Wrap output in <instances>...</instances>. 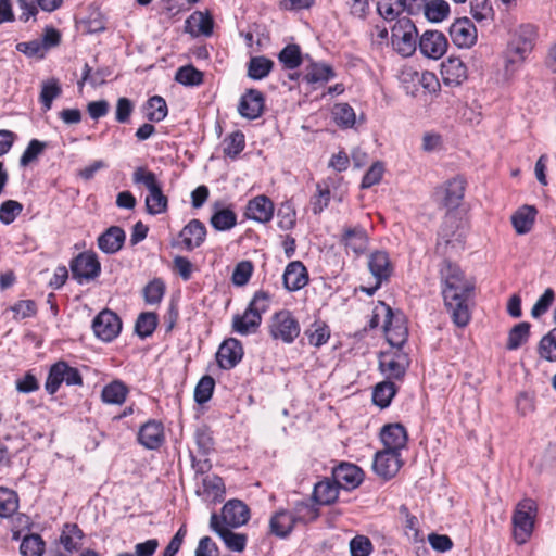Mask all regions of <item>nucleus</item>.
Segmentation results:
<instances>
[{
	"instance_id": "f257e3e1",
	"label": "nucleus",
	"mask_w": 556,
	"mask_h": 556,
	"mask_svg": "<svg viewBox=\"0 0 556 556\" xmlns=\"http://www.w3.org/2000/svg\"><path fill=\"white\" fill-rule=\"evenodd\" d=\"M440 279L444 304L451 314L452 320L458 327H465L470 320L468 306L475 285L467 279L460 268L444 260L440 267Z\"/></svg>"
},
{
	"instance_id": "f03ea898",
	"label": "nucleus",
	"mask_w": 556,
	"mask_h": 556,
	"mask_svg": "<svg viewBox=\"0 0 556 556\" xmlns=\"http://www.w3.org/2000/svg\"><path fill=\"white\" fill-rule=\"evenodd\" d=\"M270 302L271 296L268 292L263 290L255 292L244 313L233 316V331L241 336L255 333L262 323V315L268 311Z\"/></svg>"
},
{
	"instance_id": "7ed1b4c3",
	"label": "nucleus",
	"mask_w": 556,
	"mask_h": 556,
	"mask_svg": "<svg viewBox=\"0 0 556 556\" xmlns=\"http://www.w3.org/2000/svg\"><path fill=\"white\" fill-rule=\"evenodd\" d=\"M536 38L534 26L521 25L510 39L505 54V68L515 72L532 52Z\"/></svg>"
},
{
	"instance_id": "20e7f679",
	"label": "nucleus",
	"mask_w": 556,
	"mask_h": 556,
	"mask_svg": "<svg viewBox=\"0 0 556 556\" xmlns=\"http://www.w3.org/2000/svg\"><path fill=\"white\" fill-rule=\"evenodd\" d=\"M132 181L135 185H143L148 190V195L144 200L148 214L159 215L167 211L168 199L163 193L161 182L153 172L148 170L146 167H137L132 173Z\"/></svg>"
},
{
	"instance_id": "39448f33",
	"label": "nucleus",
	"mask_w": 556,
	"mask_h": 556,
	"mask_svg": "<svg viewBox=\"0 0 556 556\" xmlns=\"http://www.w3.org/2000/svg\"><path fill=\"white\" fill-rule=\"evenodd\" d=\"M417 28L410 18L399 17L391 29L393 49L404 58L413 55L417 48Z\"/></svg>"
},
{
	"instance_id": "423d86ee",
	"label": "nucleus",
	"mask_w": 556,
	"mask_h": 556,
	"mask_svg": "<svg viewBox=\"0 0 556 556\" xmlns=\"http://www.w3.org/2000/svg\"><path fill=\"white\" fill-rule=\"evenodd\" d=\"M269 334L274 340L291 344L300 334V324L290 311L275 313L268 325Z\"/></svg>"
},
{
	"instance_id": "0eeeda50",
	"label": "nucleus",
	"mask_w": 556,
	"mask_h": 556,
	"mask_svg": "<svg viewBox=\"0 0 556 556\" xmlns=\"http://www.w3.org/2000/svg\"><path fill=\"white\" fill-rule=\"evenodd\" d=\"M536 514V504L531 498L520 501L513 516L514 536L517 543L523 544L531 535L534 518Z\"/></svg>"
},
{
	"instance_id": "6e6552de",
	"label": "nucleus",
	"mask_w": 556,
	"mask_h": 556,
	"mask_svg": "<svg viewBox=\"0 0 556 556\" xmlns=\"http://www.w3.org/2000/svg\"><path fill=\"white\" fill-rule=\"evenodd\" d=\"M63 382L67 386H83V377L77 368L70 366L64 361H59L51 366L45 389L50 395H53Z\"/></svg>"
},
{
	"instance_id": "1a4fd4ad",
	"label": "nucleus",
	"mask_w": 556,
	"mask_h": 556,
	"mask_svg": "<svg viewBox=\"0 0 556 556\" xmlns=\"http://www.w3.org/2000/svg\"><path fill=\"white\" fill-rule=\"evenodd\" d=\"M70 268L73 278L80 285L94 280L101 273L100 261L93 251L79 253L71 261Z\"/></svg>"
},
{
	"instance_id": "9d476101",
	"label": "nucleus",
	"mask_w": 556,
	"mask_h": 556,
	"mask_svg": "<svg viewBox=\"0 0 556 556\" xmlns=\"http://www.w3.org/2000/svg\"><path fill=\"white\" fill-rule=\"evenodd\" d=\"M418 47L424 56L439 60L446 53L448 41L439 30H426L419 38Z\"/></svg>"
},
{
	"instance_id": "9b49d317",
	"label": "nucleus",
	"mask_w": 556,
	"mask_h": 556,
	"mask_svg": "<svg viewBox=\"0 0 556 556\" xmlns=\"http://www.w3.org/2000/svg\"><path fill=\"white\" fill-rule=\"evenodd\" d=\"M94 334L103 341H112L122 329V321L117 314L104 309L100 312L92 323Z\"/></svg>"
},
{
	"instance_id": "f8f14e48",
	"label": "nucleus",
	"mask_w": 556,
	"mask_h": 556,
	"mask_svg": "<svg viewBox=\"0 0 556 556\" xmlns=\"http://www.w3.org/2000/svg\"><path fill=\"white\" fill-rule=\"evenodd\" d=\"M401 467V453L384 448L375 454L372 469L384 480L393 478Z\"/></svg>"
},
{
	"instance_id": "ddd939ff",
	"label": "nucleus",
	"mask_w": 556,
	"mask_h": 556,
	"mask_svg": "<svg viewBox=\"0 0 556 556\" xmlns=\"http://www.w3.org/2000/svg\"><path fill=\"white\" fill-rule=\"evenodd\" d=\"M386 311L384 333L388 342L395 348H402L408 337V329L402 316H395L389 306Z\"/></svg>"
},
{
	"instance_id": "4468645a",
	"label": "nucleus",
	"mask_w": 556,
	"mask_h": 556,
	"mask_svg": "<svg viewBox=\"0 0 556 556\" xmlns=\"http://www.w3.org/2000/svg\"><path fill=\"white\" fill-rule=\"evenodd\" d=\"M368 268L376 279V285L372 288L363 289L367 294L372 295L381 283L389 279L392 273V265L389 255L383 251L374 252L368 260Z\"/></svg>"
},
{
	"instance_id": "2eb2a0df",
	"label": "nucleus",
	"mask_w": 556,
	"mask_h": 556,
	"mask_svg": "<svg viewBox=\"0 0 556 556\" xmlns=\"http://www.w3.org/2000/svg\"><path fill=\"white\" fill-rule=\"evenodd\" d=\"M339 242L344 247L346 252H352L356 256L366 252L368 247V236L364 227L346 226L342 230Z\"/></svg>"
},
{
	"instance_id": "dca6fc26",
	"label": "nucleus",
	"mask_w": 556,
	"mask_h": 556,
	"mask_svg": "<svg viewBox=\"0 0 556 556\" xmlns=\"http://www.w3.org/2000/svg\"><path fill=\"white\" fill-rule=\"evenodd\" d=\"M450 36L458 48H470L477 41V29L471 20L462 17L450 26Z\"/></svg>"
},
{
	"instance_id": "f3484780",
	"label": "nucleus",
	"mask_w": 556,
	"mask_h": 556,
	"mask_svg": "<svg viewBox=\"0 0 556 556\" xmlns=\"http://www.w3.org/2000/svg\"><path fill=\"white\" fill-rule=\"evenodd\" d=\"M210 527L219 535L228 549L238 553L244 551L248 540L247 535L243 533H236L225 527L216 514L211 515Z\"/></svg>"
},
{
	"instance_id": "a211bd4d",
	"label": "nucleus",
	"mask_w": 556,
	"mask_h": 556,
	"mask_svg": "<svg viewBox=\"0 0 556 556\" xmlns=\"http://www.w3.org/2000/svg\"><path fill=\"white\" fill-rule=\"evenodd\" d=\"M264 106L263 93L256 89H249L240 98L238 112L244 118L256 119L262 115Z\"/></svg>"
},
{
	"instance_id": "6ab92c4d",
	"label": "nucleus",
	"mask_w": 556,
	"mask_h": 556,
	"mask_svg": "<svg viewBox=\"0 0 556 556\" xmlns=\"http://www.w3.org/2000/svg\"><path fill=\"white\" fill-rule=\"evenodd\" d=\"M380 440L384 448L401 453L407 445L408 434L402 424H389L381 428Z\"/></svg>"
},
{
	"instance_id": "aec40b11",
	"label": "nucleus",
	"mask_w": 556,
	"mask_h": 556,
	"mask_svg": "<svg viewBox=\"0 0 556 556\" xmlns=\"http://www.w3.org/2000/svg\"><path fill=\"white\" fill-rule=\"evenodd\" d=\"M250 519L249 507L240 500H230L222 508V523L232 528L245 525Z\"/></svg>"
},
{
	"instance_id": "412c9836",
	"label": "nucleus",
	"mask_w": 556,
	"mask_h": 556,
	"mask_svg": "<svg viewBox=\"0 0 556 556\" xmlns=\"http://www.w3.org/2000/svg\"><path fill=\"white\" fill-rule=\"evenodd\" d=\"M407 356L401 352L394 354H382L379 361V369L390 379H402L406 372Z\"/></svg>"
},
{
	"instance_id": "4be33fe9",
	"label": "nucleus",
	"mask_w": 556,
	"mask_h": 556,
	"mask_svg": "<svg viewBox=\"0 0 556 556\" xmlns=\"http://www.w3.org/2000/svg\"><path fill=\"white\" fill-rule=\"evenodd\" d=\"M242 355L241 343L237 339L230 338L220 344L216 359L220 368L231 369L241 361Z\"/></svg>"
},
{
	"instance_id": "5701e85b",
	"label": "nucleus",
	"mask_w": 556,
	"mask_h": 556,
	"mask_svg": "<svg viewBox=\"0 0 556 556\" xmlns=\"http://www.w3.org/2000/svg\"><path fill=\"white\" fill-rule=\"evenodd\" d=\"M126 233L119 226H111L97 239L98 248L105 254H115L122 250Z\"/></svg>"
},
{
	"instance_id": "b1692460",
	"label": "nucleus",
	"mask_w": 556,
	"mask_h": 556,
	"mask_svg": "<svg viewBox=\"0 0 556 556\" xmlns=\"http://www.w3.org/2000/svg\"><path fill=\"white\" fill-rule=\"evenodd\" d=\"M333 479L340 488L355 489L363 481V471L354 464L342 463L333 469Z\"/></svg>"
},
{
	"instance_id": "393cba45",
	"label": "nucleus",
	"mask_w": 556,
	"mask_h": 556,
	"mask_svg": "<svg viewBox=\"0 0 556 556\" xmlns=\"http://www.w3.org/2000/svg\"><path fill=\"white\" fill-rule=\"evenodd\" d=\"M283 286L288 291H298L308 283V273L300 261L289 263L283 273Z\"/></svg>"
},
{
	"instance_id": "a878e982",
	"label": "nucleus",
	"mask_w": 556,
	"mask_h": 556,
	"mask_svg": "<svg viewBox=\"0 0 556 556\" xmlns=\"http://www.w3.org/2000/svg\"><path fill=\"white\" fill-rule=\"evenodd\" d=\"M179 237L181 238L184 248L187 251H192L205 240L206 228L204 224L199 219H191L180 231Z\"/></svg>"
},
{
	"instance_id": "bb28decb",
	"label": "nucleus",
	"mask_w": 556,
	"mask_h": 556,
	"mask_svg": "<svg viewBox=\"0 0 556 556\" xmlns=\"http://www.w3.org/2000/svg\"><path fill=\"white\" fill-rule=\"evenodd\" d=\"M274 204L266 195H257L247 205L248 218L258 223H267L273 218Z\"/></svg>"
},
{
	"instance_id": "cd10ccee",
	"label": "nucleus",
	"mask_w": 556,
	"mask_h": 556,
	"mask_svg": "<svg viewBox=\"0 0 556 556\" xmlns=\"http://www.w3.org/2000/svg\"><path fill=\"white\" fill-rule=\"evenodd\" d=\"M466 181L462 177H454L443 187L442 203L448 210L457 208L464 198Z\"/></svg>"
},
{
	"instance_id": "c85d7f7f",
	"label": "nucleus",
	"mask_w": 556,
	"mask_h": 556,
	"mask_svg": "<svg viewBox=\"0 0 556 556\" xmlns=\"http://www.w3.org/2000/svg\"><path fill=\"white\" fill-rule=\"evenodd\" d=\"M138 440L140 444L150 450L160 447L164 441V431L161 422L150 420L139 430Z\"/></svg>"
},
{
	"instance_id": "c756f323",
	"label": "nucleus",
	"mask_w": 556,
	"mask_h": 556,
	"mask_svg": "<svg viewBox=\"0 0 556 556\" xmlns=\"http://www.w3.org/2000/svg\"><path fill=\"white\" fill-rule=\"evenodd\" d=\"M441 74L447 85L458 86L467 78V67L458 58H448L442 63Z\"/></svg>"
},
{
	"instance_id": "7c9ffc66",
	"label": "nucleus",
	"mask_w": 556,
	"mask_h": 556,
	"mask_svg": "<svg viewBox=\"0 0 556 556\" xmlns=\"http://www.w3.org/2000/svg\"><path fill=\"white\" fill-rule=\"evenodd\" d=\"M295 525L293 513L286 509L276 511L269 519L270 533L281 539L287 538Z\"/></svg>"
},
{
	"instance_id": "2f4dec72",
	"label": "nucleus",
	"mask_w": 556,
	"mask_h": 556,
	"mask_svg": "<svg viewBox=\"0 0 556 556\" xmlns=\"http://www.w3.org/2000/svg\"><path fill=\"white\" fill-rule=\"evenodd\" d=\"M538 210L533 205H522L511 216V224L518 235L528 233L534 224Z\"/></svg>"
},
{
	"instance_id": "473e14b6",
	"label": "nucleus",
	"mask_w": 556,
	"mask_h": 556,
	"mask_svg": "<svg viewBox=\"0 0 556 556\" xmlns=\"http://www.w3.org/2000/svg\"><path fill=\"white\" fill-rule=\"evenodd\" d=\"M129 393L128 387L121 380H113L103 387L101 400L105 404L122 405Z\"/></svg>"
},
{
	"instance_id": "72a5a7b5",
	"label": "nucleus",
	"mask_w": 556,
	"mask_h": 556,
	"mask_svg": "<svg viewBox=\"0 0 556 556\" xmlns=\"http://www.w3.org/2000/svg\"><path fill=\"white\" fill-rule=\"evenodd\" d=\"M340 485L334 481L324 480L315 484L313 500L320 505L332 504L339 495Z\"/></svg>"
},
{
	"instance_id": "f704fd0d",
	"label": "nucleus",
	"mask_w": 556,
	"mask_h": 556,
	"mask_svg": "<svg viewBox=\"0 0 556 556\" xmlns=\"http://www.w3.org/2000/svg\"><path fill=\"white\" fill-rule=\"evenodd\" d=\"M397 388L394 382L386 380L375 386L372 391V402L380 408H387L395 396Z\"/></svg>"
},
{
	"instance_id": "c9c22d12",
	"label": "nucleus",
	"mask_w": 556,
	"mask_h": 556,
	"mask_svg": "<svg viewBox=\"0 0 556 556\" xmlns=\"http://www.w3.org/2000/svg\"><path fill=\"white\" fill-rule=\"evenodd\" d=\"M61 93L62 87L58 78L52 77L42 81L39 100L42 103L45 112L52 108L53 100L59 98Z\"/></svg>"
},
{
	"instance_id": "e433bc0d",
	"label": "nucleus",
	"mask_w": 556,
	"mask_h": 556,
	"mask_svg": "<svg viewBox=\"0 0 556 556\" xmlns=\"http://www.w3.org/2000/svg\"><path fill=\"white\" fill-rule=\"evenodd\" d=\"M274 62L266 56H253L248 63V76L254 80H261L268 76Z\"/></svg>"
},
{
	"instance_id": "4c0bfd02",
	"label": "nucleus",
	"mask_w": 556,
	"mask_h": 556,
	"mask_svg": "<svg viewBox=\"0 0 556 556\" xmlns=\"http://www.w3.org/2000/svg\"><path fill=\"white\" fill-rule=\"evenodd\" d=\"M81 539L83 531L77 527V525L67 523L64 526V529L60 535V543L64 547L65 552L73 554L80 545Z\"/></svg>"
},
{
	"instance_id": "58836bf2",
	"label": "nucleus",
	"mask_w": 556,
	"mask_h": 556,
	"mask_svg": "<svg viewBox=\"0 0 556 556\" xmlns=\"http://www.w3.org/2000/svg\"><path fill=\"white\" fill-rule=\"evenodd\" d=\"M334 123L342 128H351L356 121L354 109L348 103H337L332 108Z\"/></svg>"
},
{
	"instance_id": "ea45409f",
	"label": "nucleus",
	"mask_w": 556,
	"mask_h": 556,
	"mask_svg": "<svg viewBox=\"0 0 556 556\" xmlns=\"http://www.w3.org/2000/svg\"><path fill=\"white\" fill-rule=\"evenodd\" d=\"M450 13V4L445 0H430L427 2L424 14L433 23L442 22Z\"/></svg>"
},
{
	"instance_id": "a19ab883",
	"label": "nucleus",
	"mask_w": 556,
	"mask_h": 556,
	"mask_svg": "<svg viewBox=\"0 0 556 556\" xmlns=\"http://www.w3.org/2000/svg\"><path fill=\"white\" fill-rule=\"evenodd\" d=\"M530 334V324L527 321L515 325L509 333L506 343L508 350H517L527 342Z\"/></svg>"
},
{
	"instance_id": "79ce46f5",
	"label": "nucleus",
	"mask_w": 556,
	"mask_h": 556,
	"mask_svg": "<svg viewBox=\"0 0 556 556\" xmlns=\"http://www.w3.org/2000/svg\"><path fill=\"white\" fill-rule=\"evenodd\" d=\"M188 27H195L198 35L211 36L214 22L208 13L195 12L187 20Z\"/></svg>"
},
{
	"instance_id": "37998d69",
	"label": "nucleus",
	"mask_w": 556,
	"mask_h": 556,
	"mask_svg": "<svg viewBox=\"0 0 556 556\" xmlns=\"http://www.w3.org/2000/svg\"><path fill=\"white\" fill-rule=\"evenodd\" d=\"M157 326V315L152 312L141 313L136 321V333L141 338L151 336Z\"/></svg>"
},
{
	"instance_id": "c03bdc74",
	"label": "nucleus",
	"mask_w": 556,
	"mask_h": 556,
	"mask_svg": "<svg viewBox=\"0 0 556 556\" xmlns=\"http://www.w3.org/2000/svg\"><path fill=\"white\" fill-rule=\"evenodd\" d=\"M18 508V498L14 491L0 488V517L8 518Z\"/></svg>"
},
{
	"instance_id": "a18cd8bd",
	"label": "nucleus",
	"mask_w": 556,
	"mask_h": 556,
	"mask_svg": "<svg viewBox=\"0 0 556 556\" xmlns=\"http://www.w3.org/2000/svg\"><path fill=\"white\" fill-rule=\"evenodd\" d=\"M175 79L185 86H199L203 83V73L192 65H186L178 68Z\"/></svg>"
},
{
	"instance_id": "49530a36",
	"label": "nucleus",
	"mask_w": 556,
	"mask_h": 556,
	"mask_svg": "<svg viewBox=\"0 0 556 556\" xmlns=\"http://www.w3.org/2000/svg\"><path fill=\"white\" fill-rule=\"evenodd\" d=\"M399 513L405 519V534L415 542H421L424 539L419 531L418 518L409 513L406 505H401Z\"/></svg>"
},
{
	"instance_id": "de8ad7c7",
	"label": "nucleus",
	"mask_w": 556,
	"mask_h": 556,
	"mask_svg": "<svg viewBox=\"0 0 556 556\" xmlns=\"http://www.w3.org/2000/svg\"><path fill=\"white\" fill-rule=\"evenodd\" d=\"M334 77V73L331 66L327 64H312L305 74V80L307 83H326Z\"/></svg>"
},
{
	"instance_id": "09e8293b",
	"label": "nucleus",
	"mask_w": 556,
	"mask_h": 556,
	"mask_svg": "<svg viewBox=\"0 0 556 556\" xmlns=\"http://www.w3.org/2000/svg\"><path fill=\"white\" fill-rule=\"evenodd\" d=\"M167 115V104L160 96H154L147 103L146 116L151 122H161Z\"/></svg>"
},
{
	"instance_id": "8fccbe9b",
	"label": "nucleus",
	"mask_w": 556,
	"mask_h": 556,
	"mask_svg": "<svg viewBox=\"0 0 556 556\" xmlns=\"http://www.w3.org/2000/svg\"><path fill=\"white\" fill-rule=\"evenodd\" d=\"M278 60L288 70H294L302 63L301 50L298 45L286 46L278 54Z\"/></svg>"
},
{
	"instance_id": "3c124183",
	"label": "nucleus",
	"mask_w": 556,
	"mask_h": 556,
	"mask_svg": "<svg viewBox=\"0 0 556 556\" xmlns=\"http://www.w3.org/2000/svg\"><path fill=\"white\" fill-rule=\"evenodd\" d=\"M237 223L236 214L229 208L215 212L211 217V225L219 231L229 230Z\"/></svg>"
},
{
	"instance_id": "603ef678",
	"label": "nucleus",
	"mask_w": 556,
	"mask_h": 556,
	"mask_svg": "<svg viewBox=\"0 0 556 556\" xmlns=\"http://www.w3.org/2000/svg\"><path fill=\"white\" fill-rule=\"evenodd\" d=\"M305 334L311 345L319 348L329 340L330 330L326 324L316 321L305 331Z\"/></svg>"
},
{
	"instance_id": "864d4df0",
	"label": "nucleus",
	"mask_w": 556,
	"mask_h": 556,
	"mask_svg": "<svg viewBox=\"0 0 556 556\" xmlns=\"http://www.w3.org/2000/svg\"><path fill=\"white\" fill-rule=\"evenodd\" d=\"M538 353L545 361H556V330H551L540 340Z\"/></svg>"
},
{
	"instance_id": "5fc2aeb1",
	"label": "nucleus",
	"mask_w": 556,
	"mask_h": 556,
	"mask_svg": "<svg viewBox=\"0 0 556 556\" xmlns=\"http://www.w3.org/2000/svg\"><path fill=\"white\" fill-rule=\"evenodd\" d=\"M45 543L39 534L26 535L20 546L22 556H42Z\"/></svg>"
},
{
	"instance_id": "6e6d98bb",
	"label": "nucleus",
	"mask_w": 556,
	"mask_h": 556,
	"mask_svg": "<svg viewBox=\"0 0 556 556\" xmlns=\"http://www.w3.org/2000/svg\"><path fill=\"white\" fill-rule=\"evenodd\" d=\"M214 387V379L208 375L203 376L195 386L194 401L198 404H204L208 402L213 395Z\"/></svg>"
},
{
	"instance_id": "4d7b16f0",
	"label": "nucleus",
	"mask_w": 556,
	"mask_h": 556,
	"mask_svg": "<svg viewBox=\"0 0 556 556\" xmlns=\"http://www.w3.org/2000/svg\"><path fill=\"white\" fill-rule=\"evenodd\" d=\"M292 513L295 523H308L316 520L319 516L318 508L304 502L296 503Z\"/></svg>"
},
{
	"instance_id": "13d9d810",
	"label": "nucleus",
	"mask_w": 556,
	"mask_h": 556,
	"mask_svg": "<svg viewBox=\"0 0 556 556\" xmlns=\"http://www.w3.org/2000/svg\"><path fill=\"white\" fill-rule=\"evenodd\" d=\"M165 293V285L161 279L150 281L143 289V296L148 304H159Z\"/></svg>"
},
{
	"instance_id": "bf43d9fd",
	"label": "nucleus",
	"mask_w": 556,
	"mask_h": 556,
	"mask_svg": "<svg viewBox=\"0 0 556 556\" xmlns=\"http://www.w3.org/2000/svg\"><path fill=\"white\" fill-rule=\"evenodd\" d=\"M23 205L15 200H7L0 206V222L10 225L22 213Z\"/></svg>"
},
{
	"instance_id": "052dcab7",
	"label": "nucleus",
	"mask_w": 556,
	"mask_h": 556,
	"mask_svg": "<svg viewBox=\"0 0 556 556\" xmlns=\"http://www.w3.org/2000/svg\"><path fill=\"white\" fill-rule=\"evenodd\" d=\"M224 153L229 157H236L245 146L244 136L240 131L232 132L225 139Z\"/></svg>"
},
{
	"instance_id": "680f3d73",
	"label": "nucleus",
	"mask_w": 556,
	"mask_h": 556,
	"mask_svg": "<svg viewBox=\"0 0 556 556\" xmlns=\"http://www.w3.org/2000/svg\"><path fill=\"white\" fill-rule=\"evenodd\" d=\"M317 193L312 198L311 205L315 215L320 214L328 205L331 199L329 188L323 187L320 184L316 186Z\"/></svg>"
},
{
	"instance_id": "e2e57ef3",
	"label": "nucleus",
	"mask_w": 556,
	"mask_h": 556,
	"mask_svg": "<svg viewBox=\"0 0 556 556\" xmlns=\"http://www.w3.org/2000/svg\"><path fill=\"white\" fill-rule=\"evenodd\" d=\"M372 552V543L366 535H356L350 541L351 556H369Z\"/></svg>"
},
{
	"instance_id": "0e129e2a",
	"label": "nucleus",
	"mask_w": 556,
	"mask_h": 556,
	"mask_svg": "<svg viewBox=\"0 0 556 556\" xmlns=\"http://www.w3.org/2000/svg\"><path fill=\"white\" fill-rule=\"evenodd\" d=\"M253 266L249 261L238 263L233 269L231 281L235 286L242 287L248 283L252 276Z\"/></svg>"
},
{
	"instance_id": "69168bd1",
	"label": "nucleus",
	"mask_w": 556,
	"mask_h": 556,
	"mask_svg": "<svg viewBox=\"0 0 556 556\" xmlns=\"http://www.w3.org/2000/svg\"><path fill=\"white\" fill-rule=\"evenodd\" d=\"M555 293L553 289L547 288L544 293L539 298V300L534 303L531 315L534 318H539L542 315H544L548 308L551 307L552 303L554 302Z\"/></svg>"
},
{
	"instance_id": "338daca9",
	"label": "nucleus",
	"mask_w": 556,
	"mask_h": 556,
	"mask_svg": "<svg viewBox=\"0 0 556 556\" xmlns=\"http://www.w3.org/2000/svg\"><path fill=\"white\" fill-rule=\"evenodd\" d=\"M45 148V142L39 141L37 139L30 140V142L28 143L27 148L25 149L20 159L21 166H27L29 163L35 161L39 156V154L43 152Z\"/></svg>"
},
{
	"instance_id": "774afa93",
	"label": "nucleus",
	"mask_w": 556,
	"mask_h": 556,
	"mask_svg": "<svg viewBox=\"0 0 556 556\" xmlns=\"http://www.w3.org/2000/svg\"><path fill=\"white\" fill-rule=\"evenodd\" d=\"M384 168L381 162L374 163L362 179L361 188L367 189L377 185L383 175Z\"/></svg>"
}]
</instances>
